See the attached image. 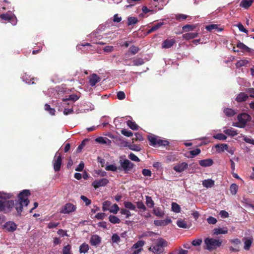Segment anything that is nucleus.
<instances>
[{"instance_id": "nucleus-38", "label": "nucleus", "mask_w": 254, "mask_h": 254, "mask_svg": "<svg viewBox=\"0 0 254 254\" xmlns=\"http://www.w3.org/2000/svg\"><path fill=\"white\" fill-rule=\"evenodd\" d=\"M145 242L143 241H138L137 243H135L131 249H138L140 248H142V247L144 246Z\"/></svg>"}, {"instance_id": "nucleus-34", "label": "nucleus", "mask_w": 254, "mask_h": 254, "mask_svg": "<svg viewBox=\"0 0 254 254\" xmlns=\"http://www.w3.org/2000/svg\"><path fill=\"white\" fill-rule=\"evenodd\" d=\"M120 210V208L117 204H114L111 206L109 211L111 213H113L114 214H117L119 210Z\"/></svg>"}, {"instance_id": "nucleus-2", "label": "nucleus", "mask_w": 254, "mask_h": 254, "mask_svg": "<svg viewBox=\"0 0 254 254\" xmlns=\"http://www.w3.org/2000/svg\"><path fill=\"white\" fill-rule=\"evenodd\" d=\"M148 139L150 142V145L153 146H165L169 144L167 140L162 139L160 137L153 135H148Z\"/></svg>"}, {"instance_id": "nucleus-54", "label": "nucleus", "mask_w": 254, "mask_h": 254, "mask_svg": "<svg viewBox=\"0 0 254 254\" xmlns=\"http://www.w3.org/2000/svg\"><path fill=\"white\" fill-rule=\"evenodd\" d=\"M80 198L85 203L86 206H88L91 203V201L90 199H88L87 197L84 195H81L80 196Z\"/></svg>"}, {"instance_id": "nucleus-39", "label": "nucleus", "mask_w": 254, "mask_h": 254, "mask_svg": "<svg viewBox=\"0 0 254 254\" xmlns=\"http://www.w3.org/2000/svg\"><path fill=\"white\" fill-rule=\"evenodd\" d=\"M138 19L135 17H128L127 18V25H131L137 23Z\"/></svg>"}, {"instance_id": "nucleus-42", "label": "nucleus", "mask_w": 254, "mask_h": 254, "mask_svg": "<svg viewBox=\"0 0 254 254\" xmlns=\"http://www.w3.org/2000/svg\"><path fill=\"white\" fill-rule=\"evenodd\" d=\"M188 15L184 14H177L175 15V18L179 21H184L186 19Z\"/></svg>"}, {"instance_id": "nucleus-11", "label": "nucleus", "mask_w": 254, "mask_h": 254, "mask_svg": "<svg viewBox=\"0 0 254 254\" xmlns=\"http://www.w3.org/2000/svg\"><path fill=\"white\" fill-rule=\"evenodd\" d=\"M100 78L96 74L93 73L89 77V84L91 86H94L100 81Z\"/></svg>"}, {"instance_id": "nucleus-57", "label": "nucleus", "mask_w": 254, "mask_h": 254, "mask_svg": "<svg viewBox=\"0 0 254 254\" xmlns=\"http://www.w3.org/2000/svg\"><path fill=\"white\" fill-rule=\"evenodd\" d=\"M237 27L240 31L243 32L246 34H248V30H247L246 28H245V27H244V26L243 25V24L242 23H238L237 24Z\"/></svg>"}, {"instance_id": "nucleus-27", "label": "nucleus", "mask_w": 254, "mask_h": 254, "mask_svg": "<svg viewBox=\"0 0 254 254\" xmlns=\"http://www.w3.org/2000/svg\"><path fill=\"white\" fill-rule=\"evenodd\" d=\"M215 147L216 148L218 149L217 151L219 153L223 152L224 150H227L228 148V146L227 144H222L221 145L216 144Z\"/></svg>"}, {"instance_id": "nucleus-1", "label": "nucleus", "mask_w": 254, "mask_h": 254, "mask_svg": "<svg viewBox=\"0 0 254 254\" xmlns=\"http://www.w3.org/2000/svg\"><path fill=\"white\" fill-rule=\"evenodd\" d=\"M30 194V191L27 190H24L19 193L18 195V201H16L14 205L19 215H20L22 211L23 206H26L29 204V201L27 197Z\"/></svg>"}, {"instance_id": "nucleus-45", "label": "nucleus", "mask_w": 254, "mask_h": 254, "mask_svg": "<svg viewBox=\"0 0 254 254\" xmlns=\"http://www.w3.org/2000/svg\"><path fill=\"white\" fill-rule=\"evenodd\" d=\"M213 137L220 140H225L227 139V136L223 133H217L214 135Z\"/></svg>"}, {"instance_id": "nucleus-13", "label": "nucleus", "mask_w": 254, "mask_h": 254, "mask_svg": "<svg viewBox=\"0 0 254 254\" xmlns=\"http://www.w3.org/2000/svg\"><path fill=\"white\" fill-rule=\"evenodd\" d=\"M176 41L174 39H167L164 40L162 43V47L165 49H168L172 47L175 43Z\"/></svg>"}, {"instance_id": "nucleus-7", "label": "nucleus", "mask_w": 254, "mask_h": 254, "mask_svg": "<svg viewBox=\"0 0 254 254\" xmlns=\"http://www.w3.org/2000/svg\"><path fill=\"white\" fill-rule=\"evenodd\" d=\"M120 163L122 167L126 172L130 171L134 167V164L127 159H125L123 161L120 160Z\"/></svg>"}, {"instance_id": "nucleus-21", "label": "nucleus", "mask_w": 254, "mask_h": 254, "mask_svg": "<svg viewBox=\"0 0 254 254\" xmlns=\"http://www.w3.org/2000/svg\"><path fill=\"white\" fill-rule=\"evenodd\" d=\"M253 2V0H242L240 3V6L247 9L252 5Z\"/></svg>"}, {"instance_id": "nucleus-37", "label": "nucleus", "mask_w": 254, "mask_h": 254, "mask_svg": "<svg viewBox=\"0 0 254 254\" xmlns=\"http://www.w3.org/2000/svg\"><path fill=\"white\" fill-rule=\"evenodd\" d=\"M177 224L178 226L180 228H187V224L186 222L182 219H178L177 221Z\"/></svg>"}, {"instance_id": "nucleus-59", "label": "nucleus", "mask_w": 254, "mask_h": 254, "mask_svg": "<svg viewBox=\"0 0 254 254\" xmlns=\"http://www.w3.org/2000/svg\"><path fill=\"white\" fill-rule=\"evenodd\" d=\"M112 240L113 243H117L120 241V238L117 234H115L112 237Z\"/></svg>"}, {"instance_id": "nucleus-23", "label": "nucleus", "mask_w": 254, "mask_h": 254, "mask_svg": "<svg viewBox=\"0 0 254 254\" xmlns=\"http://www.w3.org/2000/svg\"><path fill=\"white\" fill-rule=\"evenodd\" d=\"M244 241V249L246 250H249L251 247V246L252 243L253 239L252 238H244L243 239Z\"/></svg>"}, {"instance_id": "nucleus-30", "label": "nucleus", "mask_w": 254, "mask_h": 254, "mask_svg": "<svg viewBox=\"0 0 254 254\" xmlns=\"http://www.w3.org/2000/svg\"><path fill=\"white\" fill-rule=\"evenodd\" d=\"M125 207L128 209L131 210H136V206L133 203L128 201L124 202Z\"/></svg>"}, {"instance_id": "nucleus-18", "label": "nucleus", "mask_w": 254, "mask_h": 254, "mask_svg": "<svg viewBox=\"0 0 254 254\" xmlns=\"http://www.w3.org/2000/svg\"><path fill=\"white\" fill-rule=\"evenodd\" d=\"M213 161L211 159L201 160L199 161V165L204 167H209L212 165Z\"/></svg>"}, {"instance_id": "nucleus-4", "label": "nucleus", "mask_w": 254, "mask_h": 254, "mask_svg": "<svg viewBox=\"0 0 254 254\" xmlns=\"http://www.w3.org/2000/svg\"><path fill=\"white\" fill-rule=\"evenodd\" d=\"M239 125L237 126L239 127H244L247 122L251 120V117L248 114L243 113L238 116Z\"/></svg>"}, {"instance_id": "nucleus-63", "label": "nucleus", "mask_w": 254, "mask_h": 254, "mask_svg": "<svg viewBox=\"0 0 254 254\" xmlns=\"http://www.w3.org/2000/svg\"><path fill=\"white\" fill-rule=\"evenodd\" d=\"M246 92L249 94L250 97L254 98V88L247 89Z\"/></svg>"}, {"instance_id": "nucleus-36", "label": "nucleus", "mask_w": 254, "mask_h": 254, "mask_svg": "<svg viewBox=\"0 0 254 254\" xmlns=\"http://www.w3.org/2000/svg\"><path fill=\"white\" fill-rule=\"evenodd\" d=\"M238 189V186L236 184H232L230 187V191L232 194H236Z\"/></svg>"}, {"instance_id": "nucleus-51", "label": "nucleus", "mask_w": 254, "mask_h": 254, "mask_svg": "<svg viewBox=\"0 0 254 254\" xmlns=\"http://www.w3.org/2000/svg\"><path fill=\"white\" fill-rule=\"evenodd\" d=\"M128 147L130 150L133 151H139L141 150L140 146L134 144L128 145Z\"/></svg>"}, {"instance_id": "nucleus-17", "label": "nucleus", "mask_w": 254, "mask_h": 254, "mask_svg": "<svg viewBox=\"0 0 254 254\" xmlns=\"http://www.w3.org/2000/svg\"><path fill=\"white\" fill-rule=\"evenodd\" d=\"M95 141L96 142L102 144H107L110 145L111 143V141L109 139L102 136L97 137L95 139Z\"/></svg>"}, {"instance_id": "nucleus-50", "label": "nucleus", "mask_w": 254, "mask_h": 254, "mask_svg": "<svg viewBox=\"0 0 254 254\" xmlns=\"http://www.w3.org/2000/svg\"><path fill=\"white\" fill-rule=\"evenodd\" d=\"M121 133L123 134L124 135L127 136V137H130L132 136L133 133L131 131L129 130H127L126 129H123L121 130Z\"/></svg>"}, {"instance_id": "nucleus-22", "label": "nucleus", "mask_w": 254, "mask_h": 254, "mask_svg": "<svg viewBox=\"0 0 254 254\" xmlns=\"http://www.w3.org/2000/svg\"><path fill=\"white\" fill-rule=\"evenodd\" d=\"M202 185L206 188H212L214 185V181L211 179L205 180L202 182Z\"/></svg>"}, {"instance_id": "nucleus-52", "label": "nucleus", "mask_w": 254, "mask_h": 254, "mask_svg": "<svg viewBox=\"0 0 254 254\" xmlns=\"http://www.w3.org/2000/svg\"><path fill=\"white\" fill-rule=\"evenodd\" d=\"M78 98H79L77 95H76L75 94H72V95H69L68 98L64 99L63 101H66L67 100H71L73 101H75L77 100L78 99Z\"/></svg>"}, {"instance_id": "nucleus-10", "label": "nucleus", "mask_w": 254, "mask_h": 254, "mask_svg": "<svg viewBox=\"0 0 254 254\" xmlns=\"http://www.w3.org/2000/svg\"><path fill=\"white\" fill-rule=\"evenodd\" d=\"M3 228H4L6 231L12 232L16 230L17 226L14 223L9 221L3 225Z\"/></svg>"}, {"instance_id": "nucleus-31", "label": "nucleus", "mask_w": 254, "mask_h": 254, "mask_svg": "<svg viewBox=\"0 0 254 254\" xmlns=\"http://www.w3.org/2000/svg\"><path fill=\"white\" fill-rule=\"evenodd\" d=\"M109 221L113 224H119L121 221L117 216L114 215H110L109 217Z\"/></svg>"}, {"instance_id": "nucleus-60", "label": "nucleus", "mask_w": 254, "mask_h": 254, "mask_svg": "<svg viewBox=\"0 0 254 254\" xmlns=\"http://www.w3.org/2000/svg\"><path fill=\"white\" fill-rule=\"evenodd\" d=\"M142 174L145 177H150L151 175V171L149 169H143L142 171Z\"/></svg>"}, {"instance_id": "nucleus-8", "label": "nucleus", "mask_w": 254, "mask_h": 254, "mask_svg": "<svg viewBox=\"0 0 254 254\" xmlns=\"http://www.w3.org/2000/svg\"><path fill=\"white\" fill-rule=\"evenodd\" d=\"M76 209L75 205L68 203H66L62 208L61 212L64 214H68L70 212L74 211Z\"/></svg>"}, {"instance_id": "nucleus-43", "label": "nucleus", "mask_w": 254, "mask_h": 254, "mask_svg": "<svg viewBox=\"0 0 254 254\" xmlns=\"http://www.w3.org/2000/svg\"><path fill=\"white\" fill-rule=\"evenodd\" d=\"M153 213L157 216L162 217L164 215V212L159 208H156L153 209Z\"/></svg>"}, {"instance_id": "nucleus-6", "label": "nucleus", "mask_w": 254, "mask_h": 254, "mask_svg": "<svg viewBox=\"0 0 254 254\" xmlns=\"http://www.w3.org/2000/svg\"><path fill=\"white\" fill-rule=\"evenodd\" d=\"M58 153H56L55 159L53 160L54 169L56 172L59 171L60 170L62 163L61 154L59 153L58 156Z\"/></svg>"}, {"instance_id": "nucleus-28", "label": "nucleus", "mask_w": 254, "mask_h": 254, "mask_svg": "<svg viewBox=\"0 0 254 254\" xmlns=\"http://www.w3.org/2000/svg\"><path fill=\"white\" fill-rule=\"evenodd\" d=\"M224 132L227 134L228 135L231 136H235L238 134L236 130H234L232 128L224 130Z\"/></svg>"}, {"instance_id": "nucleus-46", "label": "nucleus", "mask_w": 254, "mask_h": 254, "mask_svg": "<svg viewBox=\"0 0 254 254\" xmlns=\"http://www.w3.org/2000/svg\"><path fill=\"white\" fill-rule=\"evenodd\" d=\"M45 110L49 112L50 114L51 115H54L55 114V110L54 108H51L49 105L48 104H46L45 105Z\"/></svg>"}, {"instance_id": "nucleus-55", "label": "nucleus", "mask_w": 254, "mask_h": 254, "mask_svg": "<svg viewBox=\"0 0 254 254\" xmlns=\"http://www.w3.org/2000/svg\"><path fill=\"white\" fill-rule=\"evenodd\" d=\"M128 158L130 160L134 161H136V162L140 161V159H139V158L132 153H131L129 154Z\"/></svg>"}, {"instance_id": "nucleus-14", "label": "nucleus", "mask_w": 254, "mask_h": 254, "mask_svg": "<svg viewBox=\"0 0 254 254\" xmlns=\"http://www.w3.org/2000/svg\"><path fill=\"white\" fill-rule=\"evenodd\" d=\"M101 239L97 235H93L91 237L90 243L92 246H97L101 243Z\"/></svg>"}, {"instance_id": "nucleus-47", "label": "nucleus", "mask_w": 254, "mask_h": 254, "mask_svg": "<svg viewBox=\"0 0 254 254\" xmlns=\"http://www.w3.org/2000/svg\"><path fill=\"white\" fill-rule=\"evenodd\" d=\"M194 28V26L192 25L187 24L184 26L182 28L183 30L185 32H188L192 31Z\"/></svg>"}, {"instance_id": "nucleus-25", "label": "nucleus", "mask_w": 254, "mask_h": 254, "mask_svg": "<svg viewBox=\"0 0 254 254\" xmlns=\"http://www.w3.org/2000/svg\"><path fill=\"white\" fill-rule=\"evenodd\" d=\"M205 29L209 31H211L213 30L216 31H221L222 30V28L218 27L217 24H210L206 26Z\"/></svg>"}, {"instance_id": "nucleus-64", "label": "nucleus", "mask_w": 254, "mask_h": 254, "mask_svg": "<svg viewBox=\"0 0 254 254\" xmlns=\"http://www.w3.org/2000/svg\"><path fill=\"white\" fill-rule=\"evenodd\" d=\"M244 140L247 143L254 145V139L252 138L245 136L244 138Z\"/></svg>"}, {"instance_id": "nucleus-33", "label": "nucleus", "mask_w": 254, "mask_h": 254, "mask_svg": "<svg viewBox=\"0 0 254 254\" xmlns=\"http://www.w3.org/2000/svg\"><path fill=\"white\" fill-rule=\"evenodd\" d=\"M145 199L147 206L149 208H152L154 206V203L151 197L149 196H146Z\"/></svg>"}, {"instance_id": "nucleus-35", "label": "nucleus", "mask_w": 254, "mask_h": 254, "mask_svg": "<svg viewBox=\"0 0 254 254\" xmlns=\"http://www.w3.org/2000/svg\"><path fill=\"white\" fill-rule=\"evenodd\" d=\"M112 203L111 201L106 200L104 201L103 203V207H102V210L103 211H106L107 210H109L111 206Z\"/></svg>"}, {"instance_id": "nucleus-44", "label": "nucleus", "mask_w": 254, "mask_h": 254, "mask_svg": "<svg viewBox=\"0 0 254 254\" xmlns=\"http://www.w3.org/2000/svg\"><path fill=\"white\" fill-rule=\"evenodd\" d=\"M139 49L138 47L132 45L129 48V52L132 55H135L139 51Z\"/></svg>"}, {"instance_id": "nucleus-61", "label": "nucleus", "mask_w": 254, "mask_h": 254, "mask_svg": "<svg viewBox=\"0 0 254 254\" xmlns=\"http://www.w3.org/2000/svg\"><path fill=\"white\" fill-rule=\"evenodd\" d=\"M126 95L123 91H119L117 93V98L119 100H123L125 98Z\"/></svg>"}, {"instance_id": "nucleus-40", "label": "nucleus", "mask_w": 254, "mask_h": 254, "mask_svg": "<svg viewBox=\"0 0 254 254\" xmlns=\"http://www.w3.org/2000/svg\"><path fill=\"white\" fill-rule=\"evenodd\" d=\"M172 210L176 213H179L181 211V208L179 204L175 202L172 203Z\"/></svg>"}, {"instance_id": "nucleus-62", "label": "nucleus", "mask_w": 254, "mask_h": 254, "mask_svg": "<svg viewBox=\"0 0 254 254\" xmlns=\"http://www.w3.org/2000/svg\"><path fill=\"white\" fill-rule=\"evenodd\" d=\"M207 221L209 224H215L217 222V220L216 218L210 216L207 219Z\"/></svg>"}, {"instance_id": "nucleus-26", "label": "nucleus", "mask_w": 254, "mask_h": 254, "mask_svg": "<svg viewBox=\"0 0 254 254\" xmlns=\"http://www.w3.org/2000/svg\"><path fill=\"white\" fill-rule=\"evenodd\" d=\"M214 234L215 235H219V234H225L228 233V230L227 228H215L213 230Z\"/></svg>"}, {"instance_id": "nucleus-15", "label": "nucleus", "mask_w": 254, "mask_h": 254, "mask_svg": "<svg viewBox=\"0 0 254 254\" xmlns=\"http://www.w3.org/2000/svg\"><path fill=\"white\" fill-rule=\"evenodd\" d=\"M237 48L241 50L243 52L250 53L252 52L251 49L241 42H239L237 43Z\"/></svg>"}, {"instance_id": "nucleus-53", "label": "nucleus", "mask_w": 254, "mask_h": 254, "mask_svg": "<svg viewBox=\"0 0 254 254\" xmlns=\"http://www.w3.org/2000/svg\"><path fill=\"white\" fill-rule=\"evenodd\" d=\"M85 46H87L90 48L92 47V45L90 43H85L78 44L77 45L76 48L78 50H82V47H84Z\"/></svg>"}, {"instance_id": "nucleus-24", "label": "nucleus", "mask_w": 254, "mask_h": 254, "mask_svg": "<svg viewBox=\"0 0 254 254\" xmlns=\"http://www.w3.org/2000/svg\"><path fill=\"white\" fill-rule=\"evenodd\" d=\"M198 35V33H188L183 35V38L187 40L193 39L196 37Z\"/></svg>"}, {"instance_id": "nucleus-56", "label": "nucleus", "mask_w": 254, "mask_h": 254, "mask_svg": "<svg viewBox=\"0 0 254 254\" xmlns=\"http://www.w3.org/2000/svg\"><path fill=\"white\" fill-rule=\"evenodd\" d=\"M105 169L107 171H116L117 167L115 165H109L105 167Z\"/></svg>"}, {"instance_id": "nucleus-32", "label": "nucleus", "mask_w": 254, "mask_h": 254, "mask_svg": "<svg viewBox=\"0 0 254 254\" xmlns=\"http://www.w3.org/2000/svg\"><path fill=\"white\" fill-rule=\"evenodd\" d=\"M127 125L132 130H137L138 128V126L137 124L131 121H127Z\"/></svg>"}, {"instance_id": "nucleus-48", "label": "nucleus", "mask_w": 254, "mask_h": 254, "mask_svg": "<svg viewBox=\"0 0 254 254\" xmlns=\"http://www.w3.org/2000/svg\"><path fill=\"white\" fill-rule=\"evenodd\" d=\"M156 244H158L159 246L163 248L164 247H166L167 246V242L165 240L161 238L158 240Z\"/></svg>"}, {"instance_id": "nucleus-12", "label": "nucleus", "mask_w": 254, "mask_h": 254, "mask_svg": "<svg viewBox=\"0 0 254 254\" xmlns=\"http://www.w3.org/2000/svg\"><path fill=\"white\" fill-rule=\"evenodd\" d=\"M14 205V202L13 200H5L4 204L3 205L4 209L3 211L5 213L9 212Z\"/></svg>"}, {"instance_id": "nucleus-41", "label": "nucleus", "mask_w": 254, "mask_h": 254, "mask_svg": "<svg viewBox=\"0 0 254 254\" xmlns=\"http://www.w3.org/2000/svg\"><path fill=\"white\" fill-rule=\"evenodd\" d=\"M225 115L228 117H232L235 114V111L232 109L226 108L224 110Z\"/></svg>"}, {"instance_id": "nucleus-29", "label": "nucleus", "mask_w": 254, "mask_h": 254, "mask_svg": "<svg viewBox=\"0 0 254 254\" xmlns=\"http://www.w3.org/2000/svg\"><path fill=\"white\" fill-rule=\"evenodd\" d=\"M89 250V246L86 243L82 244L79 248V252L80 253H86Z\"/></svg>"}, {"instance_id": "nucleus-3", "label": "nucleus", "mask_w": 254, "mask_h": 254, "mask_svg": "<svg viewBox=\"0 0 254 254\" xmlns=\"http://www.w3.org/2000/svg\"><path fill=\"white\" fill-rule=\"evenodd\" d=\"M222 242L221 240H216L213 238H207L204 240V243L206 246V249L209 251L215 250L219 247Z\"/></svg>"}, {"instance_id": "nucleus-58", "label": "nucleus", "mask_w": 254, "mask_h": 254, "mask_svg": "<svg viewBox=\"0 0 254 254\" xmlns=\"http://www.w3.org/2000/svg\"><path fill=\"white\" fill-rule=\"evenodd\" d=\"M71 249V246L69 245L64 247L63 250V254H69L70 250Z\"/></svg>"}, {"instance_id": "nucleus-49", "label": "nucleus", "mask_w": 254, "mask_h": 254, "mask_svg": "<svg viewBox=\"0 0 254 254\" xmlns=\"http://www.w3.org/2000/svg\"><path fill=\"white\" fill-rule=\"evenodd\" d=\"M120 213L123 215H125L127 218H128L131 215L130 211L126 209H121Z\"/></svg>"}, {"instance_id": "nucleus-5", "label": "nucleus", "mask_w": 254, "mask_h": 254, "mask_svg": "<svg viewBox=\"0 0 254 254\" xmlns=\"http://www.w3.org/2000/svg\"><path fill=\"white\" fill-rule=\"evenodd\" d=\"M0 18L5 21L11 23L13 25H15L17 23V19L14 14H9L8 13H3L0 15Z\"/></svg>"}, {"instance_id": "nucleus-20", "label": "nucleus", "mask_w": 254, "mask_h": 254, "mask_svg": "<svg viewBox=\"0 0 254 254\" xmlns=\"http://www.w3.org/2000/svg\"><path fill=\"white\" fill-rule=\"evenodd\" d=\"M149 250L155 254H159L163 252V249L162 248L159 246V245L156 244L153 247H151L149 248Z\"/></svg>"}, {"instance_id": "nucleus-16", "label": "nucleus", "mask_w": 254, "mask_h": 254, "mask_svg": "<svg viewBox=\"0 0 254 254\" xmlns=\"http://www.w3.org/2000/svg\"><path fill=\"white\" fill-rule=\"evenodd\" d=\"M187 163L185 162H182L174 166V169L176 172L180 173L184 171L186 169H187Z\"/></svg>"}, {"instance_id": "nucleus-9", "label": "nucleus", "mask_w": 254, "mask_h": 254, "mask_svg": "<svg viewBox=\"0 0 254 254\" xmlns=\"http://www.w3.org/2000/svg\"><path fill=\"white\" fill-rule=\"evenodd\" d=\"M108 183V180L106 178H103L100 180H95L92 183L94 188L97 189L100 187L105 186Z\"/></svg>"}, {"instance_id": "nucleus-19", "label": "nucleus", "mask_w": 254, "mask_h": 254, "mask_svg": "<svg viewBox=\"0 0 254 254\" xmlns=\"http://www.w3.org/2000/svg\"><path fill=\"white\" fill-rule=\"evenodd\" d=\"M249 98L248 95L244 92L240 93L237 96L236 100L238 102H242L246 101Z\"/></svg>"}]
</instances>
